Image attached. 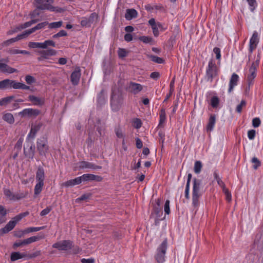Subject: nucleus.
I'll return each mask as SVG.
<instances>
[{
  "label": "nucleus",
  "mask_w": 263,
  "mask_h": 263,
  "mask_svg": "<svg viewBox=\"0 0 263 263\" xmlns=\"http://www.w3.org/2000/svg\"><path fill=\"white\" fill-rule=\"evenodd\" d=\"M138 13L137 11L134 9H127L126 10L125 17L127 20H131L134 18H136L137 16Z\"/></svg>",
  "instance_id": "obj_29"
},
{
  "label": "nucleus",
  "mask_w": 263,
  "mask_h": 263,
  "mask_svg": "<svg viewBox=\"0 0 263 263\" xmlns=\"http://www.w3.org/2000/svg\"><path fill=\"white\" fill-rule=\"evenodd\" d=\"M70 250H71L70 253H71L72 254H79L82 251L81 248H80L77 246H74L73 243V246H72V248Z\"/></svg>",
  "instance_id": "obj_53"
},
{
  "label": "nucleus",
  "mask_w": 263,
  "mask_h": 263,
  "mask_svg": "<svg viewBox=\"0 0 263 263\" xmlns=\"http://www.w3.org/2000/svg\"><path fill=\"white\" fill-rule=\"evenodd\" d=\"M98 125H96L95 126L96 127V129L98 133L99 136L102 137L104 134V127L100 123V120H98Z\"/></svg>",
  "instance_id": "obj_43"
},
{
  "label": "nucleus",
  "mask_w": 263,
  "mask_h": 263,
  "mask_svg": "<svg viewBox=\"0 0 263 263\" xmlns=\"http://www.w3.org/2000/svg\"><path fill=\"white\" fill-rule=\"evenodd\" d=\"M202 163L200 161H197L194 164V172L196 174H199L202 168Z\"/></svg>",
  "instance_id": "obj_47"
},
{
  "label": "nucleus",
  "mask_w": 263,
  "mask_h": 263,
  "mask_svg": "<svg viewBox=\"0 0 263 263\" xmlns=\"http://www.w3.org/2000/svg\"><path fill=\"white\" fill-rule=\"evenodd\" d=\"M44 183L41 182H37L36 183L34 189V193L35 195H38L40 194L43 190V187L44 186Z\"/></svg>",
  "instance_id": "obj_34"
},
{
  "label": "nucleus",
  "mask_w": 263,
  "mask_h": 263,
  "mask_svg": "<svg viewBox=\"0 0 263 263\" xmlns=\"http://www.w3.org/2000/svg\"><path fill=\"white\" fill-rule=\"evenodd\" d=\"M35 145L32 141H26V146L24 147V154L26 157L32 159L34 156Z\"/></svg>",
  "instance_id": "obj_8"
},
{
  "label": "nucleus",
  "mask_w": 263,
  "mask_h": 263,
  "mask_svg": "<svg viewBox=\"0 0 263 263\" xmlns=\"http://www.w3.org/2000/svg\"><path fill=\"white\" fill-rule=\"evenodd\" d=\"M28 46L31 48H42V43L30 42L28 44Z\"/></svg>",
  "instance_id": "obj_51"
},
{
  "label": "nucleus",
  "mask_w": 263,
  "mask_h": 263,
  "mask_svg": "<svg viewBox=\"0 0 263 263\" xmlns=\"http://www.w3.org/2000/svg\"><path fill=\"white\" fill-rule=\"evenodd\" d=\"M39 54H42V57L45 59H49L50 57L56 55L57 51L53 49L48 48L46 50H39Z\"/></svg>",
  "instance_id": "obj_19"
},
{
  "label": "nucleus",
  "mask_w": 263,
  "mask_h": 263,
  "mask_svg": "<svg viewBox=\"0 0 263 263\" xmlns=\"http://www.w3.org/2000/svg\"><path fill=\"white\" fill-rule=\"evenodd\" d=\"M222 191L226 195V199L228 201L230 202L232 200V196H231V193H230V192L227 188L222 190Z\"/></svg>",
  "instance_id": "obj_55"
},
{
  "label": "nucleus",
  "mask_w": 263,
  "mask_h": 263,
  "mask_svg": "<svg viewBox=\"0 0 263 263\" xmlns=\"http://www.w3.org/2000/svg\"><path fill=\"white\" fill-rule=\"evenodd\" d=\"M52 210V208L50 206H47L45 209L43 210L41 213L40 215L41 216H44L47 215Z\"/></svg>",
  "instance_id": "obj_64"
},
{
  "label": "nucleus",
  "mask_w": 263,
  "mask_h": 263,
  "mask_svg": "<svg viewBox=\"0 0 263 263\" xmlns=\"http://www.w3.org/2000/svg\"><path fill=\"white\" fill-rule=\"evenodd\" d=\"M216 123V115L215 114H211L208 121L206 125V130L208 132H211L214 128Z\"/></svg>",
  "instance_id": "obj_24"
},
{
  "label": "nucleus",
  "mask_w": 263,
  "mask_h": 263,
  "mask_svg": "<svg viewBox=\"0 0 263 263\" xmlns=\"http://www.w3.org/2000/svg\"><path fill=\"white\" fill-rule=\"evenodd\" d=\"M11 80L5 79L0 81V89H10Z\"/></svg>",
  "instance_id": "obj_33"
},
{
  "label": "nucleus",
  "mask_w": 263,
  "mask_h": 263,
  "mask_svg": "<svg viewBox=\"0 0 263 263\" xmlns=\"http://www.w3.org/2000/svg\"><path fill=\"white\" fill-rule=\"evenodd\" d=\"M154 213L156 215V217H161V216L163 214V212H162V209L161 208L156 207V206H155L154 207Z\"/></svg>",
  "instance_id": "obj_56"
},
{
  "label": "nucleus",
  "mask_w": 263,
  "mask_h": 263,
  "mask_svg": "<svg viewBox=\"0 0 263 263\" xmlns=\"http://www.w3.org/2000/svg\"><path fill=\"white\" fill-rule=\"evenodd\" d=\"M253 247L258 250L263 249V236L260 234H257L254 239Z\"/></svg>",
  "instance_id": "obj_16"
},
{
  "label": "nucleus",
  "mask_w": 263,
  "mask_h": 263,
  "mask_svg": "<svg viewBox=\"0 0 263 263\" xmlns=\"http://www.w3.org/2000/svg\"><path fill=\"white\" fill-rule=\"evenodd\" d=\"M80 177L81 182L89 181H100L102 179L100 176L90 174H85Z\"/></svg>",
  "instance_id": "obj_13"
},
{
  "label": "nucleus",
  "mask_w": 263,
  "mask_h": 263,
  "mask_svg": "<svg viewBox=\"0 0 263 263\" xmlns=\"http://www.w3.org/2000/svg\"><path fill=\"white\" fill-rule=\"evenodd\" d=\"M252 162L254 163L253 168L256 170L260 165L261 163L257 158L254 157L252 159Z\"/></svg>",
  "instance_id": "obj_57"
},
{
  "label": "nucleus",
  "mask_w": 263,
  "mask_h": 263,
  "mask_svg": "<svg viewBox=\"0 0 263 263\" xmlns=\"http://www.w3.org/2000/svg\"><path fill=\"white\" fill-rule=\"evenodd\" d=\"M133 126L137 129L140 128L142 126V122L139 118H135L133 121Z\"/></svg>",
  "instance_id": "obj_54"
},
{
  "label": "nucleus",
  "mask_w": 263,
  "mask_h": 263,
  "mask_svg": "<svg viewBox=\"0 0 263 263\" xmlns=\"http://www.w3.org/2000/svg\"><path fill=\"white\" fill-rule=\"evenodd\" d=\"M36 8L39 10H48L51 12L57 11L56 8L52 6L53 0H34Z\"/></svg>",
  "instance_id": "obj_3"
},
{
  "label": "nucleus",
  "mask_w": 263,
  "mask_h": 263,
  "mask_svg": "<svg viewBox=\"0 0 263 263\" xmlns=\"http://www.w3.org/2000/svg\"><path fill=\"white\" fill-rule=\"evenodd\" d=\"M202 181L200 179L194 178L193 180V186L192 193L201 194L200 192Z\"/></svg>",
  "instance_id": "obj_25"
},
{
  "label": "nucleus",
  "mask_w": 263,
  "mask_h": 263,
  "mask_svg": "<svg viewBox=\"0 0 263 263\" xmlns=\"http://www.w3.org/2000/svg\"><path fill=\"white\" fill-rule=\"evenodd\" d=\"M45 178L44 169L42 166H39L36 172L35 179L36 182H44Z\"/></svg>",
  "instance_id": "obj_22"
},
{
  "label": "nucleus",
  "mask_w": 263,
  "mask_h": 263,
  "mask_svg": "<svg viewBox=\"0 0 263 263\" xmlns=\"http://www.w3.org/2000/svg\"><path fill=\"white\" fill-rule=\"evenodd\" d=\"M48 22L47 21L43 22L37 24L34 27L28 29L25 31L26 36H27L28 35L31 34L32 33L35 32V31L40 29H42L44 28L47 25H48Z\"/></svg>",
  "instance_id": "obj_21"
},
{
  "label": "nucleus",
  "mask_w": 263,
  "mask_h": 263,
  "mask_svg": "<svg viewBox=\"0 0 263 263\" xmlns=\"http://www.w3.org/2000/svg\"><path fill=\"white\" fill-rule=\"evenodd\" d=\"M79 167L82 169L88 168L92 170H98L101 168V166L97 165L92 163L83 161L80 162Z\"/></svg>",
  "instance_id": "obj_20"
},
{
  "label": "nucleus",
  "mask_w": 263,
  "mask_h": 263,
  "mask_svg": "<svg viewBox=\"0 0 263 263\" xmlns=\"http://www.w3.org/2000/svg\"><path fill=\"white\" fill-rule=\"evenodd\" d=\"M36 148L41 156L46 157V155L49 152V146L46 137L43 136L37 139Z\"/></svg>",
  "instance_id": "obj_1"
},
{
  "label": "nucleus",
  "mask_w": 263,
  "mask_h": 263,
  "mask_svg": "<svg viewBox=\"0 0 263 263\" xmlns=\"http://www.w3.org/2000/svg\"><path fill=\"white\" fill-rule=\"evenodd\" d=\"M118 54L119 58H124L127 55V51L125 49L119 48L118 50Z\"/></svg>",
  "instance_id": "obj_58"
},
{
  "label": "nucleus",
  "mask_w": 263,
  "mask_h": 263,
  "mask_svg": "<svg viewBox=\"0 0 263 263\" xmlns=\"http://www.w3.org/2000/svg\"><path fill=\"white\" fill-rule=\"evenodd\" d=\"M213 52L216 54V58L217 60H220L221 58V51L220 48L218 47H214Z\"/></svg>",
  "instance_id": "obj_62"
},
{
  "label": "nucleus",
  "mask_w": 263,
  "mask_h": 263,
  "mask_svg": "<svg viewBox=\"0 0 263 263\" xmlns=\"http://www.w3.org/2000/svg\"><path fill=\"white\" fill-rule=\"evenodd\" d=\"M55 43L52 40H46L42 43V49H48V46L55 47Z\"/></svg>",
  "instance_id": "obj_36"
},
{
  "label": "nucleus",
  "mask_w": 263,
  "mask_h": 263,
  "mask_svg": "<svg viewBox=\"0 0 263 263\" xmlns=\"http://www.w3.org/2000/svg\"><path fill=\"white\" fill-rule=\"evenodd\" d=\"M256 132L254 129L249 130L248 132V137L250 140H253L255 137Z\"/></svg>",
  "instance_id": "obj_63"
},
{
  "label": "nucleus",
  "mask_w": 263,
  "mask_h": 263,
  "mask_svg": "<svg viewBox=\"0 0 263 263\" xmlns=\"http://www.w3.org/2000/svg\"><path fill=\"white\" fill-rule=\"evenodd\" d=\"M11 88L28 90L30 89V87L23 83L11 80L10 89Z\"/></svg>",
  "instance_id": "obj_23"
},
{
  "label": "nucleus",
  "mask_w": 263,
  "mask_h": 263,
  "mask_svg": "<svg viewBox=\"0 0 263 263\" xmlns=\"http://www.w3.org/2000/svg\"><path fill=\"white\" fill-rule=\"evenodd\" d=\"M143 89V86L139 83L130 82L127 87V90L134 95L138 94Z\"/></svg>",
  "instance_id": "obj_11"
},
{
  "label": "nucleus",
  "mask_w": 263,
  "mask_h": 263,
  "mask_svg": "<svg viewBox=\"0 0 263 263\" xmlns=\"http://www.w3.org/2000/svg\"><path fill=\"white\" fill-rule=\"evenodd\" d=\"M27 36L25 34V32H23V33L18 34L15 37L11 38L9 40H8L6 41L4 43L6 45H9L10 44L15 42L16 41H18L20 40H22L25 37H26Z\"/></svg>",
  "instance_id": "obj_28"
},
{
  "label": "nucleus",
  "mask_w": 263,
  "mask_h": 263,
  "mask_svg": "<svg viewBox=\"0 0 263 263\" xmlns=\"http://www.w3.org/2000/svg\"><path fill=\"white\" fill-rule=\"evenodd\" d=\"M23 142V139L22 138H20L18 139L14 146V149L18 151V152H20L22 149Z\"/></svg>",
  "instance_id": "obj_50"
},
{
  "label": "nucleus",
  "mask_w": 263,
  "mask_h": 263,
  "mask_svg": "<svg viewBox=\"0 0 263 263\" xmlns=\"http://www.w3.org/2000/svg\"><path fill=\"white\" fill-rule=\"evenodd\" d=\"M81 183L80 177H78L74 179L68 180L64 183V185L66 187L73 186L76 185L80 184Z\"/></svg>",
  "instance_id": "obj_30"
},
{
  "label": "nucleus",
  "mask_w": 263,
  "mask_h": 263,
  "mask_svg": "<svg viewBox=\"0 0 263 263\" xmlns=\"http://www.w3.org/2000/svg\"><path fill=\"white\" fill-rule=\"evenodd\" d=\"M25 81L28 84H31L35 82V79L32 76L28 75L25 77Z\"/></svg>",
  "instance_id": "obj_61"
},
{
  "label": "nucleus",
  "mask_w": 263,
  "mask_h": 263,
  "mask_svg": "<svg viewBox=\"0 0 263 263\" xmlns=\"http://www.w3.org/2000/svg\"><path fill=\"white\" fill-rule=\"evenodd\" d=\"M259 60H256L255 62H253L249 68V74L247 77V82L249 84V88L251 85L253 84V80L256 77L257 67L259 64Z\"/></svg>",
  "instance_id": "obj_7"
},
{
  "label": "nucleus",
  "mask_w": 263,
  "mask_h": 263,
  "mask_svg": "<svg viewBox=\"0 0 263 263\" xmlns=\"http://www.w3.org/2000/svg\"><path fill=\"white\" fill-rule=\"evenodd\" d=\"M96 14L95 13H91L89 17H83L81 21V25L83 27H89L94 22L95 17Z\"/></svg>",
  "instance_id": "obj_17"
},
{
  "label": "nucleus",
  "mask_w": 263,
  "mask_h": 263,
  "mask_svg": "<svg viewBox=\"0 0 263 263\" xmlns=\"http://www.w3.org/2000/svg\"><path fill=\"white\" fill-rule=\"evenodd\" d=\"M43 126V124L41 122L35 123L32 125L30 131L27 135V139L31 138L34 139L35 137L36 134L41 129Z\"/></svg>",
  "instance_id": "obj_14"
},
{
  "label": "nucleus",
  "mask_w": 263,
  "mask_h": 263,
  "mask_svg": "<svg viewBox=\"0 0 263 263\" xmlns=\"http://www.w3.org/2000/svg\"><path fill=\"white\" fill-rule=\"evenodd\" d=\"M14 98L13 96H9L0 99V105L5 106L10 103Z\"/></svg>",
  "instance_id": "obj_39"
},
{
  "label": "nucleus",
  "mask_w": 263,
  "mask_h": 263,
  "mask_svg": "<svg viewBox=\"0 0 263 263\" xmlns=\"http://www.w3.org/2000/svg\"><path fill=\"white\" fill-rule=\"evenodd\" d=\"M15 222L10 220L3 228L0 229V234L1 235L6 234L13 230L15 226Z\"/></svg>",
  "instance_id": "obj_26"
},
{
  "label": "nucleus",
  "mask_w": 263,
  "mask_h": 263,
  "mask_svg": "<svg viewBox=\"0 0 263 263\" xmlns=\"http://www.w3.org/2000/svg\"><path fill=\"white\" fill-rule=\"evenodd\" d=\"M81 75V69L80 67L76 68L70 76L71 82L73 85H77L78 84Z\"/></svg>",
  "instance_id": "obj_12"
},
{
  "label": "nucleus",
  "mask_w": 263,
  "mask_h": 263,
  "mask_svg": "<svg viewBox=\"0 0 263 263\" xmlns=\"http://www.w3.org/2000/svg\"><path fill=\"white\" fill-rule=\"evenodd\" d=\"M73 246V241L70 240H63L58 241L52 245V248L59 251H68Z\"/></svg>",
  "instance_id": "obj_6"
},
{
  "label": "nucleus",
  "mask_w": 263,
  "mask_h": 263,
  "mask_svg": "<svg viewBox=\"0 0 263 263\" xmlns=\"http://www.w3.org/2000/svg\"><path fill=\"white\" fill-rule=\"evenodd\" d=\"M7 213L8 211L4 206L0 204V224L6 221Z\"/></svg>",
  "instance_id": "obj_27"
},
{
  "label": "nucleus",
  "mask_w": 263,
  "mask_h": 263,
  "mask_svg": "<svg viewBox=\"0 0 263 263\" xmlns=\"http://www.w3.org/2000/svg\"><path fill=\"white\" fill-rule=\"evenodd\" d=\"M219 103V99L216 96H214L211 98V105L213 108H216Z\"/></svg>",
  "instance_id": "obj_48"
},
{
  "label": "nucleus",
  "mask_w": 263,
  "mask_h": 263,
  "mask_svg": "<svg viewBox=\"0 0 263 263\" xmlns=\"http://www.w3.org/2000/svg\"><path fill=\"white\" fill-rule=\"evenodd\" d=\"M45 228H46V226H42V227H29V228H28L25 229V233H26L27 234V233H31V232H36V231H39L43 230Z\"/></svg>",
  "instance_id": "obj_41"
},
{
  "label": "nucleus",
  "mask_w": 263,
  "mask_h": 263,
  "mask_svg": "<svg viewBox=\"0 0 263 263\" xmlns=\"http://www.w3.org/2000/svg\"><path fill=\"white\" fill-rule=\"evenodd\" d=\"M3 119L5 121H7L9 123H12L14 121L13 115L10 113L6 114L4 116Z\"/></svg>",
  "instance_id": "obj_46"
},
{
  "label": "nucleus",
  "mask_w": 263,
  "mask_h": 263,
  "mask_svg": "<svg viewBox=\"0 0 263 263\" xmlns=\"http://www.w3.org/2000/svg\"><path fill=\"white\" fill-rule=\"evenodd\" d=\"M26 256L25 253H21L18 252H14L11 254V261H15L19 259L22 258Z\"/></svg>",
  "instance_id": "obj_32"
},
{
  "label": "nucleus",
  "mask_w": 263,
  "mask_h": 263,
  "mask_svg": "<svg viewBox=\"0 0 263 263\" xmlns=\"http://www.w3.org/2000/svg\"><path fill=\"white\" fill-rule=\"evenodd\" d=\"M41 111L37 109L25 108L19 112V115L22 117H35L37 116Z\"/></svg>",
  "instance_id": "obj_10"
},
{
  "label": "nucleus",
  "mask_w": 263,
  "mask_h": 263,
  "mask_svg": "<svg viewBox=\"0 0 263 263\" xmlns=\"http://www.w3.org/2000/svg\"><path fill=\"white\" fill-rule=\"evenodd\" d=\"M201 196V194H196L194 193H192V206L194 207V209L197 210L199 205V199L200 197Z\"/></svg>",
  "instance_id": "obj_31"
},
{
  "label": "nucleus",
  "mask_w": 263,
  "mask_h": 263,
  "mask_svg": "<svg viewBox=\"0 0 263 263\" xmlns=\"http://www.w3.org/2000/svg\"><path fill=\"white\" fill-rule=\"evenodd\" d=\"M42 236H33L25 239L26 245L30 244L32 242L37 241L42 238Z\"/></svg>",
  "instance_id": "obj_42"
},
{
  "label": "nucleus",
  "mask_w": 263,
  "mask_h": 263,
  "mask_svg": "<svg viewBox=\"0 0 263 263\" xmlns=\"http://www.w3.org/2000/svg\"><path fill=\"white\" fill-rule=\"evenodd\" d=\"M27 192L24 193V192H21L20 191L17 193H15L14 194V199H13V201L21 200L23 198H25L27 196Z\"/></svg>",
  "instance_id": "obj_38"
},
{
  "label": "nucleus",
  "mask_w": 263,
  "mask_h": 263,
  "mask_svg": "<svg viewBox=\"0 0 263 263\" xmlns=\"http://www.w3.org/2000/svg\"><path fill=\"white\" fill-rule=\"evenodd\" d=\"M260 123L261 121L259 118H255L252 120V125L255 128L259 127Z\"/></svg>",
  "instance_id": "obj_60"
},
{
  "label": "nucleus",
  "mask_w": 263,
  "mask_h": 263,
  "mask_svg": "<svg viewBox=\"0 0 263 263\" xmlns=\"http://www.w3.org/2000/svg\"><path fill=\"white\" fill-rule=\"evenodd\" d=\"M4 194L9 200L13 201L14 193L12 192L9 189L4 188Z\"/></svg>",
  "instance_id": "obj_37"
},
{
  "label": "nucleus",
  "mask_w": 263,
  "mask_h": 263,
  "mask_svg": "<svg viewBox=\"0 0 263 263\" xmlns=\"http://www.w3.org/2000/svg\"><path fill=\"white\" fill-rule=\"evenodd\" d=\"M63 24V22L62 21L55 22L49 23H48V28L49 29H54V28H60Z\"/></svg>",
  "instance_id": "obj_44"
},
{
  "label": "nucleus",
  "mask_w": 263,
  "mask_h": 263,
  "mask_svg": "<svg viewBox=\"0 0 263 263\" xmlns=\"http://www.w3.org/2000/svg\"><path fill=\"white\" fill-rule=\"evenodd\" d=\"M167 249V240L165 239L157 248L155 259L158 263H163L165 261V254Z\"/></svg>",
  "instance_id": "obj_4"
},
{
  "label": "nucleus",
  "mask_w": 263,
  "mask_h": 263,
  "mask_svg": "<svg viewBox=\"0 0 263 263\" xmlns=\"http://www.w3.org/2000/svg\"><path fill=\"white\" fill-rule=\"evenodd\" d=\"M239 76L235 73H233L230 80L228 92L230 93L233 90L234 88L237 85L239 81Z\"/></svg>",
  "instance_id": "obj_15"
},
{
  "label": "nucleus",
  "mask_w": 263,
  "mask_h": 263,
  "mask_svg": "<svg viewBox=\"0 0 263 263\" xmlns=\"http://www.w3.org/2000/svg\"><path fill=\"white\" fill-rule=\"evenodd\" d=\"M166 120L165 112L164 109H162L160 114V119L158 126H162Z\"/></svg>",
  "instance_id": "obj_40"
},
{
  "label": "nucleus",
  "mask_w": 263,
  "mask_h": 263,
  "mask_svg": "<svg viewBox=\"0 0 263 263\" xmlns=\"http://www.w3.org/2000/svg\"><path fill=\"white\" fill-rule=\"evenodd\" d=\"M139 40L145 44L151 43L153 41V38L146 36H141L139 38Z\"/></svg>",
  "instance_id": "obj_52"
},
{
  "label": "nucleus",
  "mask_w": 263,
  "mask_h": 263,
  "mask_svg": "<svg viewBox=\"0 0 263 263\" xmlns=\"http://www.w3.org/2000/svg\"><path fill=\"white\" fill-rule=\"evenodd\" d=\"M259 37L258 33L257 31H254L253 34L249 42V53L251 54L253 51L256 48L257 44L259 43Z\"/></svg>",
  "instance_id": "obj_9"
},
{
  "label": "nucleus",
  "mask_w": 263,
  "mask_h": 263,
  "mask_svg": "<svg viewBox=\"0 0 263 263\" xmlns=\"http://www.w3.org/2000/svg\"><path fill=\"white\" fill-rule=\"evenodd\" d=\"M249 6V9L251 12H254V10L257 6V4L256 0H247Z\"/></svg>",
  "instance_id": "obj_45"
},
{
  "label": "nucleus",
  "mask_w": 263,
  "mask_h": 263,
  "mask_svg": "<svg viewBox=\"0 0 263 263\" xmlns=\"http://www.w3.org/2000/svg\"><path fill=\"white\" fill-rule=\"evenodd\" d=\"M217 75V67L215 61L211 59L209 61L206 70V78L208 81L212 82L213 79Z\"/></svg>",
  "instance_id": "obj_5"
},
{
  "label": "nucleus",
  "mask_w": 263,
  "mask_h": 263,
  "mask_svg": "<svg viewBox=\"0 0 263 263\" xmlns=\"http://www.w3.org/2000/svg\"><path fill=\"white\" fill-rule=\"evenodd\" d=\"M28 100L32 102L35 106H41L44 104L45 99L44 98H40L33 95L28 96Z\"/></svg>",
  "instance_id": "obj_18"
},
{
  "label": "nucleus",
  "mask_w": 263,
  "mask_h": 263,
  "mask_svg": "<svg viewBox=\"0 0 263 263\" xmlns=\"http://www.w3.org/2000/svg\"><path fill=\"white\" fill-rule=\"evenodd\" d=\"M123 103V98L121 94L112 92L110 105L111 109L114 111H118Z\"/></svg>",
  "instance_id": "obj_2"
},
{
  "label": "nucleus",
  "mask_w": 263,
  "mask_h": 263,
  "mask_svg": "<svg viewBox=\"0 0 263 263\" xmlns=\"http://www.w3.org/2000/svg\"><path fill=\"white\" fill-rule=\"evenodd\" d=\"M151 59L152 61L156 63L162 64L164 62V60L162 58L154 55H152L151 56Z\"/></svg>",
  "instance_id": "obj_49"
},
{
  "label": "nucleus",
  "mask_w": 263,
  "mask_h": 263,
  "mask_svg": "<svg viewBox=\"0 0 263 263\" xmlns=\"http://www.w3.org/2000/svg\"><path fill=\"white\" fill-rule=\"evenodd\" d=\"M246 102L245 100H241L240 103L236 106V111L237 112L240 113L242 111V107L245 106Z\"/></svg>",
  "instance_id": "obj_59"
},
{
  "label": "nucleus",
  "mask_w": 263,
  "mask_h": 263,
  "mask_svg": "<svg viewBox=\"0 0 263 263\" xmlns=\"http://www.w3.org/2000/svg\"><path fill=\"white\" fill-rule=\"evenodd\" d=\"M97 103L98 105L100 106L104 105L105 103V99L103 93V91H101L98 95H97Z\"/></svg>",
  "instance_id": "obj_35"
}]
</instances>
